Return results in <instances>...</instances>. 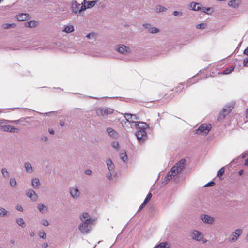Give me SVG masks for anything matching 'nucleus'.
I'll list each match as a JSON object with an SVG mask.
<instances>
[{
	"mask_svg": "<svg viewBox=\"0 0 248 248\" xmlns=\"http://www.w3.org/2000/svg\"><path fill=\"white\" fill-rule=\"evenodd\" d=\"M185 160L182 159L176 163L175 165L171 168L167 175L164 178L162 181V184L164 185H166L170 180L180 172L185 167Z\"/></svg>",
	"mask_w": 248,
	"mask_h": 248,
	"instance_id": "obj_1",
	"label": "nucleus"
},
{
	"mask_svg": "<svg viewBox=\"0 0 248 248\" xmlns=\"http://www.w3.org/2000/svg\"><path fill=\"white\" fill-rule=\"evenodd\" d=\"M135 126L137 129L135 135L138 141L140 143H142L147 138L146 129L148 128V125L145 122H137L135 123Z\"/></svg>",
	"mask_w": 248,
	"mask_h": 248,
	"instance_id": "obj_2",
	"label": "nucleus"
},
{
	"mask_svg": "<svg viewBox=\"0 0 248 248\" xmlns=\"http://www.w3.org/2000/svg\"><path fill=\"white\" fill-rule=\"evenodd\" d=\"M70 10L72 14L81 16L86 10V8L83 6L82 2L79 3L76 0H73L70 4Z\"/></svg>",
	"mask_w": 248,
	"mask_h": 248,
	"instance_id": "obj_3",
	"label": "nucleus"
},
{
	"mask_svg": "<svg viewBox=\"0 0 248 248\" xmlns=\"http://www.w3.org/2000/svg\"><path fill=\"white\" fill-rule=\"evenodd\" d=\"M189 236L192 240L202 242L203 244L207 241V239L204 238L203 233L196 229L191 230L189 232Z\"/></svg>",
	"mask_w": 248,
	"mask_h": 248,
	"instance_id": "obj_4",
	"label": "nucleus"
},
{
	"mask_svg": "<svg viewBox=\"0 0 248 248\" xmlns=\"http://www.w3.org/2000/svg\"><path fill=\"white\" fill-rule=\"evenodd\" d=\"M94 220H87L82 222L78 226V229L80 232L84 234L89 232L91 230V226L93 224Z\"/></svg>",
	"mask_w": 248,
	"mask_h": 248,
	"instance_id": "obj_5",
	"label": "nucleus"
},
{
	"mask_svg": "<svg viewBox=\"0 0 248 248\" xmlns=\"http://www.w3.org/2000/svg\"><path fill=\"white\" fill-rule=\"evenodd\" d=\"M95 111L98 116L106 117L108 115L112 114L114 110L108 107H99L96 108Z\"/></svg>",
	"mask_w": 248,
	"mask_h": 248,
	"instance_id": "obj_6",
	"label": "nucleus"
},
{
	"mask_svg": "<svg viewBox=\"0 0 248 248\" xmlns=\"http://www.w3.org/2000/svg\"><path fill=\"white\" fill-rule=\"evenodd\" d=\"M10 122V121L8 120H2L0 121V129L3 131H6V132H16L18 131V129L9 125H7V123Z\"/></svg>",
	"mask_w": 248,
	"mask_h": 248,
	"instance_id": "obj_7",
	"label": "nucleus"
},
{
	"mask_svg": "<svg viewBox=\"0 0 248 248\" xmlns=\"http://www.w3.org/2000/svg\"><path fill=\"white\" fill-rule=\"evenodd\" d=\"M70 197L75 200H78L81 197V193L77 186H74L69 188Z\"/></svg>",
	"mask_w": 248,
	"mask_h": 248,
	"instance_id": "obj_8",
	"label": "nucleus"
},
{
	"mask_svg": "<svg viewBox=\"0 0 248 248\" xmlns=\"http://www.w3.org/2000/svg\"><path fill=\"white\" fill-rule=\"evenodd\" d=\"M234 106V104L232 102L226 105L225 107L222 108V110L220 112L218 119L220 120L224 119L225 116L228 115L233 109Z\"/></svg>",
	"mask_w": 248,
	"mask_h": 248,
	"instance_id": "obj_9",
	"label": "nucleus"
},
{
	"mask_svg": "<svg viewBox=\"0 0 248 248\" xmlns=\"http://www.w3.org/2000/svg\"><path fill=\"white\" fill-rule=\"evenodd\" d=\"M200 219L205 224L212 225L215 222V219L214 217L206 214H201Z\"/></svg>",
	"mask_w": 248,
	"mask_h": 248,
	"instance_id": "obj_10",
	"label": "nucleus"
},
{
	"mask_svg": "<svg viewBox=\"0 0 248 248\" xmlns=\"http://www.w3.org/2000/svg\"><path fill=\"white\" fill-rule=\"evenodd\" d=\"M243 233L242 229H237L232 232L229 237V241L231 243H234L237 241L239 237Z\"/></svg>",
	"mask_w": 248,
	"mask_h": 248,
	"instance_id": "obj_11",
	"label": "nucleus"
},
{
	"mask_svg": "<svg viewBox=\"0 0 248 248\" xmlns=\"http://www.w3.org/2000/svg\"><path fill=\"white\" fill-rule=\"evenodd\" d=\"M211 129V125L210 124H204L199 126L198 129L196 130V134L206 135L209 132Z\"/></svg>",
	"mask_w": 248,
	"mask_h": 248,
	"instance_id": "obj_12",
	"label": "nucleus"
},
{
	"mask_svg": "<svg viewBox=\"0 0 248 248\" xmlns=\"http://www.w3.org/2000/svg\"><path fill=\"white\" fill-rule=\"evenodd\" d=\"M115 49L118 52L123 54H127L131 52L130 48L123 44H119L115 46Z\"/></svg>",
	"mask_w": 248,
	"mask_h": 248,
	"instance_id": "obj_13",
	"label": "nucleus"
},
{
	"mask_svg": "<svg viewBox=\"0 0 248 248\" xmlns=\"http://www.w3.org/2000/svg\"><path fill=\"white\" fill-rule=\"evenodd\" d=\"M26 195L32 201H36L38 199V195L32 189H29L26 191Z\"/></svg>",
	"mask_w": 248,
	"mask_h": 248,
	"instance_id": "obj_14",
	"label": "nucleus"
},
{
	"mask_svg": "<svg viewBox=\"0 0 248 248\" xmlns=\"http://www.w3.org/2000/svg\"><path fill=\"white\" fill-rule=\"evenodd\" d=\"M143 26L145 28L147 29L148 30V31L152 34H155L159 32L160 30L155 27L152 26L150 24H145L143 25Z\"/></svg>",
	"mask_w": 248,
	"mask_h": 248,
	"instance_id": "obj_15",
	"label": "nucleus"
},
{
	"mask_svg": "<svg viewBox=\"0 0 248 248\" xmlns=\"http://www.w3.org/2000/svg\"><path fill=\"white\" fill-rule=\"evenodd\" d=\"M16 17L18 21H23L29 19L30 16L27 13H20L17 14Z\"/></svg>",
	"mask_w": 248,
	"mask_h": 248,
	"instance_id": "obj_16",
	"label": "nucleus"
},
{
	"mask_svg": "<svg viewBox=\"0 0 248 248\" xmlns=\"http://www.w3.org/2000/svg\"><path fill=\"white\" fill-rule=\"evenodd\" d=\"M38 25V22L34 20L25 22L24 24V27L31 28H35Z\"/></svg>",
	"mask_w": 248,
	"mask_h": 248,
	"instance_id": "obj_17",
	"label": "nucleus"
},
{
	"mask_svg": "<svg viewBox=\"0 0 248 248\" xmlns=\"http://www.w3.org/2000/svg\"><path fill=\"white\" fill-rule=\"evenodd\" d=\"M82 3L83 6L85 7L86 10L87 9L94 7L96 3V1H87V0H83Z\"/></svg>",
	"mask_w": 248,
	"mask_h": 248,
	"instance_id": "obj_18",
	"label": "nucleus"
},
{
	"mask_svg": "<svg viewBox=\"0 0 248 248\" xmlns=\"http://www.w3.org/2000/svg\"><path fill=\"white\" fill-rule=\"evenodd\" d=\"M240 0H232L228 2V5L229 6L233 8H237L241 4Z\"/></svg>",
	"mask_w": 248,
	"mask_h": 248,
	"instance_id": "obj_19",
	"label": "nucleus"
},
{
	"mask_svg": "<svg viewBox=\"0 0 248 248\" xmlns=\"http://www.w3.org/2000/svg\"><path fill=\"white\" fill-rule=\"evenodd\" d=\"M74 31V26L71 24L65 25L62 31L66 33H70Z\"/></svg>",
	"mask_w": 248,
	"mask_h": 248,
	"instance_id": "obj_20",
	"label": "nucleus"
},
{
	"mask_svg": "<svg viewBox=\"0 0 248 248\" xmlns=\"http://www.w3.org/2000/svg\"><path fill=\"white\" fill-rule=\"evenodd\" d=\"M24 167L27 173L31 174L34 172V169L32 165L29 162H25L24 164Z\"/></svg>",
	"mask_w": 248,
	"mask_h": 248,
	"instance_id": "obj_21",
	"label": "nucleus"
},
{
	"mask_svg": "<svg viewBox=\"0 0 248 248\" xmlns=\"http://www.w3.org/2000/svg\"><path fill=\"white\" fill-rule=\"evenodd\" d=\"M108 169L109 171L115 170V165L111 159L109 158L106 161Z\"/></svg>",
	"mask_w": 248,
	"mask_h": 248,
	"instance_id": "obj_22",
	"label": "nucleus"
},
{
	"mask_svg": "<svg viewBox=\"0 0 248 248\" xmlns=\"http://www.w3.org/2000/svg\"><path fill=\"white\" fill-rule=\"evenodd\" d=\"M201 4L200 3H197L194 2H192L190 3L189 6L190 8L194 11H198L200 10V6Z\"/></svg>",
	"mask_w": 248,
	"mask_h": 248,
	"instance_id": "obj_23",
	"label": "nucleus"
},
{
	"mask_svg": "<svg viewBox=\"0 0 248 248\" xmlns=\"http://www.w3.org/2000/svg\"><path fill=\"white\" fill-rule=\"evenodd\" d=\"M79 218L81 221H85L87 220H93L90 217V215L88 213L84 212H83L79 216Z\"/></svg>",
	"mask_w": 248,
	"mask_h": 248,
	"instance_id": "obj_24",
	"label": "nucleus"
},
{
	"mask_svg": "<svg viewBox=\"0 0 248 248\" xmlns=\"http://www.w3.org/2000/svg\"><path fill=\"white\" fill-rule=\"evenodd\" d=\"M40 185V182L39 178L37 177L31 179V186L34 188H38Z\"/></svg>",
	"mask_w": 248,
	"mask_h": 248,
	"instance_id": "obj_25",
	"label": "nucleus"
},
{
	"mask_svg": "<svg viewBox=\"0 0 248 248\" xmlns=\"http://www.w3.org/2000/svg\"><path fill=\"white\" fill-rule=\"evenodd\" d=\"M107 132L110 137L113 138H117L118 137V133L111 127L107 128Z\"/></svg>",
	"mask_w": 248,
	"mask_h": 248,
	"instance_id": "obj_26",
	"label": "nucleus"
},
{
	"mask_svg": "<svg viewBox=\"0 0 248 248\" xmlns=\"http://www.w3.org/2000/svg\"><path fill=\"white\" fill-rule=\"evenodd\" d=\"M9 215L10 212L7 209L0 206V217H6L9 216Z\"/></svg>",
	"mask_w": 248,
	"mask_h": 248,
	"instance_id": "obj_27",
	"label": "nucleus"
},
{
	"mask_svg": "<svg viewBox=\"0 0 248 248\" xmlns=\"http://www.w3.org/2000/svg\"><path fill=\"white\" fill-rule=\"evenodd\" d=\"M37 209L42 213H46L48 210V207L42 203L38 204Z\"/></svg>",
	"mask_w": 248,
	"mask_h": 248,
	"instance_id": "obj_28",
	"label": "nucleus"
},
{
	"mask_svg": "<svg viewBox=\"0 0 248 248\" xmlns=\"http://www.w3.org/2000/svg\"><path fill=\"white\" fill-rule=\"evenodd\" d=\"M116 172L115 171V170L113 171H108V173L106 174V178L109 180H111L113 179V178L116 176Z\"/></svg>",
	"mask_w": 248,
	"mask_h": 248,
	"instance_id": "obj_29",
	"label": "nucleus"
},
{
	"mask_svg": "<svg viewBox=\"0 0 248 248\" xmlns=\"http://www.w3.org/2000/svg\"><path fill=\"white\" fill-rule=\"evenodd\" d=\"M154 248H170V245L167 242H161L155 246Z\"/></svg>",
	"mask_w": 248,
	"mask_h": 248,
	"instance_id": "obj_30",
	"label": "nucleus"
},
{
	"mask_svg": "<svg viewBox=\"0 0 248 248\" xmlns=\"http://www.w3.org/2000/svg\"><path fill=\"white\" fill-rule=\"evenodd\" d=\"M16 224L22 228L25 227L26 224L24 219L21 217H18L16 219Z\"/></svg>",
	"mask_w": 248,
	"mask_h": 248,
	"instance_id": "obj_31",
	"label": "nucleus"
},
{
	"mask_svg": "<svg viewBox=\"0 0 248 248\" xmlns=\"http://www.w3.org/2000/svg\"><path fill=\"white\" fill-rule=\"evenodd\" d=\"M15 23H3L1 25V27L3 29H7L9 28H13L16 27Z\"/></svg>",
	"mask_w": 248,
	"mask_h": 248,
	"instance_id": "obj_32",
	"label": "nucleus"
},
{
	"mask_svg": "<svg viewBox=\"0 0 248 248\" xmlns=\"http://www.w3.org/2000/svg\"><path fill=\"white\" fill-rule=\"evenodd\" d=\"M120 157L121 159L125 162L127 159V156L125 151L122 150L120 153Z\"/></svg>",
	"mask_w": 248,
	"mask_h": 248,
	"instance_id": "obj_33",
	"label": "nucleus"
},
{
	"mask_svg": "<svg viewBox=\"0 0 248 248\" xmlns=\"http://www.w3.org/2000/svg\"><path fill=\"white\" fill-rule=\"evenodd\" d=\"M2 176L4 178H8L9 177L10 173L6 168H2L1 169Z\"/></svg>",
	"mask_w": 248,
	"mask_h": 248,
	"instance_id": "obj_34",
	"label": "nucleus"
},
{
	"mask_svg": "<svg viewBox=\"0 0 248 248\" xmlns=\"http://www.w3.org/2000/svg\"><path fill=\"white\" fill-rule=\"evenodd\" d=\"M9 185L12 188H16L17 186V181L15 178L12 177L9 180Z\"/></svg>",
	"mask_w": 248,
	"mask_h": 248,
	"instance_id": "obj_35",
	"label": "nucleus"
},
{
	"mask_svg": "<svg viewBox=\"0 0 248 248\" xmlns=\"http://www.w3.org/2000/svg\"><path fill=\"white\" fill-rule=\"evenodd\" d=\"M200 9V11H201L202 12L205 13L207 14H209V13L212 12V9L211 8L203 7V6H202V5H201Z\"/></svg>",
	"mask_w": 248,
	"mask_h": 248,
	"instance_id": "obj_36",
	"label": "nucleus"
},
{
	"mask_svg": "<svg viewBox=\"0 0 248 248\" xmlns=\"http://www.w3.org/2000/svg\"><path fill=\"white\" fill-rule=\"evenodd\" d=\"M166 10H167V9L165 7H164L160 5H158L156 6L155 8V11L157 13L164 12V11H165Z\"/></svg>",
	"mask_w": 248,
	"mask_h": 248,
	"instance_id": "obj_37",
	"label": "nucleus"
},
{
	"mask_svg": "<svg viewBox=\"0 0 248 248\" xmlns=\"http://www.w3.org/2000/svg\"><path fill=\"white\" fill-rule=\"evenodd\" d=\"M234 67L231 66L229 68H226L222 72V74L224 75H227L231 73L233 70Z\"/></svg>",
	"mask_w": 248,
	"mask_h": 248,
	"instance_id": "obj_38",
	"label": "nucleus"
},
{
	"mask_svg": "<svg viewBox=\"0 0 248 248\" xmlns=\"http://www.w3.org/2000/svg\"><path fill=\"white\" fill-rule=\"evenodd\" d=\"M111 146L117 151H118L120 148V146L118 142L116 141H113L111 143Z\"/></svg>",
	"mask_w": 248,
	"mask_h": 248,
	"instance_id": "obj_39",
	"label": "nucleus"
},
{
	"mask_svg": "<svg viewBox=\"0 0 248 248\" xmlns=\"http://www.w3.org/2000/svg\"><path fill=\"white\" fill-rule=\"evenodd\" d=\"M124 117L125 118L126 121L130 122V120L132 119L133 114L125 113Z\"/></svg>",
	"mask_w": 248,
	"mask_h": 248,
	"instance_id": "obj_40",
	"label": "nucleus"
},
{
	"mask_svg": "<svg viewBox=\"0 0 248 248\" xmlns=\"http://www.w3.org/2000/svg\"><path fill=\"white\" fill-rule=\"evenodd\" d=\"M38 236L44 239H46V234L43 231H41L38 232Z\"/></svg>",
	"mask_w": 248,
	"mask_h": 248,
	"instance_id": "obj_41",
	"label": "nucleus"
},
{
	"mask_svg": "<svg viewBox=\"0 0 248 248\" xmlns=\"http://www.w3.org/2000/svg\"><path fill=\"white\" fill-rule=\"evenodd\" d=\"M152 194L151 193H149L147 197H146L145 199L144 200L143 202H144V204H146L150 200V199H151V197H152Z\"/></svg>",
	"mask_w": 248,
	"mask_h": 248,
	"instance_id": "obj_42",
	"label": "nucleus"
},
{
	"mask_svg": "<svg viewBox=\"0 0 248 248\" xmlns=\"http://www.w3.org/2000/svg\"><path fill=\"white\" fill-rule=\"evenodd\" d=\"M41 224L45 226H48L49 224L48 221L46 219H43L41 221Z\"/></svg>",
	"mask_w": 248,
	"mask_h": 248,
	"instance_id": "obj_43",
	"label": "nucleus"
},
{
	"mask_svg": "<svg viewBox=\"0 0 248 248\" xmlns=\"http://www.w3.org/2000/svg\"><path fill=\"white\" fill-rule=\"evenodd\" d=\"M206 27V24L204 23L198 24L196 25V28L197 29H204Z\"/></svg>",
	"mask_w": 248,
	"mask_h": 248,
	"instance_id": "obj_44",
	"label": "nucleus"
},
{
	"mask_svg": "<svg viewBox=\"0 0 248 248\" xmlns=\"http://www.w3.org/2000/svg\"><path fill=\"white\" fill-rule=\"evenodd\" d=\"M224 171H225V170H224V167H222L221 169H220V170H219V171L218 172L217 176L218 177L222 176L223 174V173H224Z\"/></svg>",
	"mask_w": 248,
	"mask_h": 248,
	"instance_id": "obj_45",
	"label": "nucleus"
},
{
	"mask_svg": "<svg viewBox=\"0 0 248 248\" xmlns=\"http://www.w3.org/2000/svg\"><path fill=\"white\" fill-rule=\"evenodd\" d=\"M16 209L20 212L23 211V208L22 207V206L20 204H17L16 206Z\"/></svg>",
	"mask_w": 248,
	"mask_h": 248,
	"instance_id": "obj_46",
	"label": "nucleus"
},
{
	"mask_svg": "<svg viewBox=\"0 0 248 248\" xmlns=\"http://www.w3.org/2000/svg\"><path fill=\"white\" fill-rule=\"evenodd\" d=\"M86 37L88 39H93L94 38V33H89L86 35Z\"/></svg>",
	"mask_w": 248,
	"mask_h": 248,
	"instance_id": "obj_47",
	"label": "nucleus"
},
{
	"mask_svg": "<svg viewBox=\"0 0 248 248\" xmlns=\"http://www.w3.org/2000/svg\"><path fill=\"white\" fill-rule=\"evenodd\" d=\"M173 14L175 16H182L183 13L181 12L175 11L173 12Z\"/></svg>",
	"mask_w": 248,
	"mask_h": 248,
	"instance_id": "obj_48",
	"label": "nucleus"
},
{
	"mask_svg": "<svg viewBox=\"0 0 248 248\" xmlns=\"http://www.w3.org/2000/svg\"><path fill=\"white\" fill-rule=\"evenodd\" d=\"M41 139L43 141H46V142L48 140V137L46 136H45V135L41 136Z\"/></svg>",
	"mask_w": 248,
	"mask_h": 248,
	"instance_id": "obj_49",
	"label": "nucleus"
},
{
	"mask_svg": "<svg viewBox=\"0 0 248 248\" xmlns=\"http://www.w3.org/2000/svg\"><path fill=\"white\" fill-rule=\"evenodd\" d=\"M214 182H209L207 184H206V185H204V187H209V186H213V185H214Z\"/></svg>",
	"mask_w": 248,
	"mask_h": 248,
	"instance_id": "obj_50",
	"label": "nucleus"
},
{
	"mask_svg": "<svg viewBox=\"0 0 248 248\" xmlns=\"http://www.w3.org/2000/svg\"><path fill=\"white\" fill-rule=\"evenodd\" d=\"M84 172L86 175H91L92 174V170L90 169H86Z\"/></svg>",
	"mask_w": 248,
	"mask_h": 248,
	"instance_id": "obj_51",
	"label": "nucleus"
},
{
	"mask_svg": "<svg viewBox=\"0 0 248 248\" xmlns=\"http://www.w3.org/2000/svg\"><path fill=\"white\" fill-rule=\"evenodd\" d=\"M243 64L245 66H248V56L243 61Z\"/></svg>",
	"mask_w": 248,
	"mask_h": 248,
	"instance_id": "obj_52",
	"label": "nucleus"
},
{
	"mask_svg": "<svg viewBox=\"0 0 248 248\" xmlns=\"http://www.w3.org/2000/svg\"><path fill=\"white\" fill-rule=\"evenodd\" d=\"M48 131H49V133L52 135H53L55 133L54 130L52 128L49 129Z\"/></svg>",
	"mask_w": 248,
	"mask_h": 248,
	"instance_id": "obj_53",
	"label": "nucleus"
},
{
	"mask_svg": "<svg viewBox=\"0 0 248 248\" xmlns=\"http://www.w3.org/2000/svg\"><path fill=\"white\" fill-rule=\"evenodd\" d=\"M145 205L146 204H144V202H143V203L139 207L138 211L141 210Z\"/></svg>",
	"mask_w": 248,
	"mask_h": 248,
	"instance_id": "obj_54",
	"label": "nucleus"
},
{
	"mask_svg": "<svg viewBox=\"0 0 248 248\" xmlns=\"http://www.w3.org/2000/svg\"><path fill=\"white\" fill-rule=\"evenodd\" d=\"M136 119H137V118L136 116L135 115H133L132 119H131V122H132V123H135L136 122H133V120H136Z\"/></svg>",
	"mask_w": 248,
	"mask_h": 248,
	"instance_id": "obj_55",
	"label": "nucleus"
},
{
	"mask_svg": "<svg viewBox=\"0 0 248 248\" xmlns=\"http://www.w3.org/2000/svg\"><path fill=\"white\" fill-rule=\"evenodd\" d=\"M244 53L248 56V47L244 50Z\"/></svg>",
	"mask_w": 248,
	"mask_h": 248,
	"instance_id": "obj_56",
	"label": "nucleus"
},
{
	"mask_svg": "<svg viewBox=\"0 0 248 248\" xmlns=\"http://www.w3.org/2000/svg\"><path fill=\"white\" fill-rule=\"evenodd\" d=\"M60 124L61 126H63L64 125V122L63 121H60Z\"/></svg>",
	"mask_w": 248,
	"mask_h": 248,
	"instance_id": "obj_57",
	"label": "nucleus"
},
{
	"mask_svg": "<svg viewBox=\"0 0 248 248\" xmlns=\"http://www.w3.org/2000/svg\"><path fill=\"white\" fill-rule=\"evenodd\" d=\"M245 165L248 167V158L246 159L245 161Z\"/></svg>",
	"mask_w": 248,
	"mask_h": 248,
	"instance_id": "obj_58",
	"label": "nucleus"
},
{
	"mask_svg": "<svg viewBox=\"0 0 248 248\" xmlns=\"http://www.w3.org/2000/svg\"><path fill=\"white\" fill-rule=\"evenodd\" d=\"M243 170H241L239 171L238 172V174L240 175H241L242 174H243Z\"/></svg>",
	"mask_w": 248,
	"mask_h": 248,
	"instance_id": "obj_59",
	"label": "nucleus"
},
{
	"mask_svg": "<svg viewBox=\"0 0 248 248\" xmlns=\"http://www.w3.org/2000/svg\"><path fill=\"white\" fill-rule=\"evenodd\" d=\"M30 236L31 237H33V236H34V233L33 232H31L30 233Z\"/></svg>",
	"mask_w": 248,
	"mask_h": 248,
	"instance_id": "obj_60",
	"label": "nucleus"
},
{
	"mask_svg": "<svg viewBox=\"0 0 248 248\" xmlns=\"http://www.w3.org/2000/svg\"><path fill=\"white\" fill-rule=\"evenodd\" d=\"M48 246V245L47 243H44L43 245V247L45 248H46Z\"/></svg>",
	"mask_w": 248,
	"mask_h": 248,
	"instance_id": "obj_61",
	"label": "nucleus"
},
{
	"mask_svg": "<svg viewBox=\"0 0 248 248\" xmlns=\"http://www.w3.org/2000/svg\"><path fill=\"white\" fill-rule=\"evenodd\" d=\"M245 156H246V154H244V155H242V157L243 158H245Z\"/></svg>",
	"mask_w": 248,
	"mask_h": 248,
	"instance_id": "obj_62",
	"label": "nucleus"
},
{
	"mask_svg": "<svg viewBox=\"0 0 248 248\" xmlns=\"http://www.w3.org/2000/svg\"><path fill=\"white\" fill-rule=\"evenodd\" d=\"M247 241L248 242V233H247Z\"/></svg>",
	"mask_w": 248,
	"mask_h": 248,
	"instance_id": "obj_63",
	"label": "nucleus"
},
{
	"mask_svg": "<svg viewBox=\"0 0 248 248\" xmlns=\"http://www.w3.org/2000/svg\"><path fill=\"white\" fill-rule=\"evenodd\" d=\"M10 242H11L12 244H14V241H12V240H11V241H10Z\"/></svg>",
	"mask_w": 248,
	"mask_h": 248,
	"instance_id": "obj_64",
	"label": "nucleus"
}]
</instances>
